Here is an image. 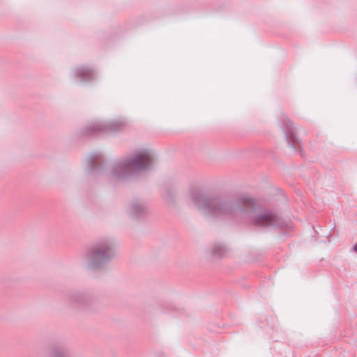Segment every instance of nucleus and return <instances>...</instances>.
<instances>
[{
  "instance_id": "nucleus-4",
  "label": "nucleus",
  "mask_w": 357,
  "mask_h": 357,
  "mask_svg": "<svg viewBox=\"0 0 357 357\" xmlns=\"http://www.w3.org/2000/svg\"><path fill=\"white\" fill-rule=\"evenodd\" d=\"M240 201L245 205L252 206L253 204V200L248 197H243L241 198Z\"/></svg>"
},
{
  "instance_id": "nucleus-1",
  "label": "nucleus",
  "mask_w": 357,
  "mask_h": 357,
  "mask_svg": "<svg viewBox=\"0 0 357 357\" xmlns=\"http://www.w3.org/2000/svg\"><path fill=\"white\" fill-rule=\"evenodd\" d=\"M151 162V158L148 152H142L135 156L131 166L137 168H144Z\"/></svg>"
},
{
  "instance_id": "nucleus-2",
  "label": "nucleus",
  "mask_w": 357,
  "mask_h": 357,
  "mask_svg": "<svg viewBox=\"0 0 357 357\" xmlns=\"http://www.w3.org/2000/svg\"><path fill=\"white\" fill-rule=\"evenodd\" d=\"M197 204L200 209L208 208L215 212L219 208V207L217 206L216 201L205 197L199 199Z\"/></svg>"
},
{
  "instance_id": "nucleus-6",
  "label": "nucleus",
  "mask_w": 357,
  "mask_h": 357,
  "mask_svg": "<svg viewBox=\"0 0 357 357\" xmlns=\"http://www.w3.org/2000/svg\"><path fill=\"white\" fill-rule=\"evenodd\" d=\"M98 256H103V255H100V254H98Z\"/></svg>"
},
{
  "instance_id": "nucleus-3",
  "label": "nucleus",
  "mask_w": 357,
  "mask_h": 357,
  "mask_svg": "<svg viewBox=\"0 0 357 357\" xmlns=\"http://www.w3.org/2000/svg\"><path fill=\"white\" fill-rule=\"evenodd\" d=\"M273 219L272 215L269 213H263L259 215L256 220V224L259 225H265L271 222Z\"/></svg>"
},
{
  "instance_id": "nucleus-5",
  "label": "nucleus",
  "mask_w": 357,
  "mask_h": 357,
  "mask_svg": "<svg viewBox=\"0 0 357 357\" xmlns=\"http://www.w3.org/2000/svg\"><path fill=\"white\" fill-rule=\"evenodd\" d=\"M354 250L357 252V243L354 245Z\"/></svg>"
}]
</instances>
